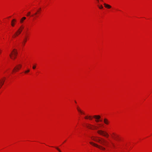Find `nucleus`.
Masks as SVG:
<instances>
[{
	"instance_id": "nucleus-1",
	"label": "nucleus",
	"mask_w": 152,
	"mask_h": 152,
	"mask_svg": "<svg viewBox=\"0 0 152 152\" xmlns=\"http://www.w3.org/2000/svg\"><path fill=\"white\" fill-rule=\"evenodd\" d=\"M96 138H97V139L93 138L92 139L94 140L99 142L102 145H106L104 144V143H106L107 142L104 139L100 138L99 137H96Z\"/></svg>"
},
{
	"instance_id": "nucleus-2",
	"label": "nucleus",
	"mask_w": 152,
	"mask_h": 152,
	"mask_svg": "<svg viewBox=\"0 0 152 152\" xmlns=\"http://www.w3.org/2000/svg\"><path fill=\"white\" fill-rule=\"evenodd\" d=\"M17 54V53L15 49H14L12 53L10 54V56L12 59H14L15 58Z\"/></svg>"
},
{
	"instance_id": "nucleus-3",
	"label": "nucleus",
	"mask_w": 152,
	"mask_h": 152,
	"mask_svg": "<svg viewBox=\"0 0 152 152\" xmlns=\"http://www.w3.org/2000/svg\"><path fill=\"white\" fill-rule=\"evenodd\" d=\"M97 132L99 134L107 137H108L109 136V134L107 132L102 130H98L97 131Z\"/></svg>"
},
{
	"instance_id": "nucleus-4",
	"label": "nucleus",
	"mask_w": 152,
	"mask_h": 152,
	"mask_svg": "<svg viewBox=\"0 0 152 152\" xmlns=\"http://www.w3.org/2000/svg\"><path fill=\"white\" fill-rule=\"evenodd\" d=\"M90 143L92 145L95 146L96 147H97L99 148L100 149L102 150H105V148H104L102 146L98 145L97 144L93 142H90Z\"/></svg>"
},
{
	"instance_id": "nucleus-5",
	"label": "nucleus",
	"mask_w": 152,
	"mask_h": 152,
	"mask_svg": "<svg viewBox=\"0 0 152 152\" xmlns=\"http://www.w3.org/2000/svg\"><path fill=\"white\" fill-rule=\"evenodd\" d=\"M93 117L96 119L95 121L97 122H98L99 121H102V120H99L101 118L100 116L99 115H94L93 116Z\"/></svg>"
},
{
	"instance_id": "nucleus-6",
	"label": "nucleus",
	"mask_w": 152,
	"mask_h": 152,
	"mask_svg": "<svg viewBox=\"0 0 152 152\" xmlns=\"http://www.w3.org/2000/svg\"><path fill=\"white\" fill-rule=\"evenodd\" d=\"M92 126H93L90 124H87L86 125V126L87 127L92 129H97L99 128L98 127H96V126H94V128H93L92 127Z\"/></svg>"
},
{
	"instance_id": "nucleus-7",
	"label": "nucleus",
	"mask_w": 152,
	"mask_h": 152,
	"mask_svg": "<svg viewBox=\"0 0 152 152\" xmlns=\"http://www.w3.org/2000/svg\"><path fill=\"white\" fill-rule=\"evenodd\" d=\"M21 66L22 65L21 64H19L16 67H15L14 68L13 71L14 70L15 71H17V70H19V69L21 67Z\"/></svg>"
},
{
	"instance_id": "nucleus-8",
	"label": "nucleus",
	"mask_w": 152,
	"mask_h": 152,
	"mask_svg": "<svg viewBox=\"0 0 152 152\" xmlns=\"http://www.w3.org/2000/svg\"><path fill=\"white\" fill-rule=\"evenodd\" d=\"M4 80H0V88H1L2 86L4 84Z\"/></svg>"
},
{
	"instance_id": "nucleus-9",
	"label": "nucleus",
	"mask_w": 152,
	"mask_h": 152,
	"mask_svg": "<svg viewBox=\"0 0 152 152\" xmlns=\"http://www.w3.org/2000/svg\"><path fill=\"white\" fill-rule=\"evenodd\" d=\"M22 31V29H21L20 28H19L18 31V32H16L15 34L16 35H18V34H20Z\"/></svg>"
},
{
	"instance_id": "nucleus-10",
	"label": "nucleus",
	"mask_w": 152,
	"mask_h": 152,
	"mask_svg": "<svg viewBox=\"0 0 152 152\" xmlns=\"http://www.w3.org/2000/svg\"><path fill=\"white\" fill-rule=\"evenodd\" d=\"M104 123L106 124H108L109 123V121L106 118H104Z\"/></svg>"
},
{
	"instance_id": "nucleus-11",
	"label": "nucleus",
	"mask_w": 152,
	"mask_h": 152,
	"mask_svg": "<svg viewBox=\"0 0 152 152\" xmlns=\"http://www.w3.org/2000/svg\"><path fill=\"white\" fill-rule=\"evenodd\" d=\"M16 21V20L15 19H13L11 21V25L12 26H14L15 25V22Z\"/></svg>"
},
{
	"instance_id": "nucleus-12",
	"label": "nucleus",
	"mask_w": 152,
	"mask_h": 152,
	"mask_svg": "<svg viewBox=\"0 0 152 152\" xmlns=\"http://www.w3.org/2000/svg\"><path fill=\"white\" fill-rule=\"evenodd\" d=\"M104 5L105 7H107L108 8H110L111 7L109 5L105 3H104Z\"/></svg>"
},
{
	"instance_id": "nucleus-13",
	"label": "nucleus",
	"mask_w": 152,
	"mask_h": 152,
	"mask_svg": "<svg viewBox=\"0 0 152 152\" xmlns=\"http://www.w3.org/2000/svg\"><path fill=\"white\" fill-rule=\"evenodd\" d=\"M26 18L25 17H23L20 20V22L21 23H22L23 22L24 20L26 19Z\"/></svg>"
},
{
	"instance_id": "nucleus-14",
	"label": "nucleus",
	"mask_w": 152,
	"mask_h": 152,
	"mask_svg": "<svg viewBox=\"0 0 152 152\" xmlns=\"http://www.w3.org/2000/svg\"><path fill=\"white\" fill-rule=\"evenodd\" d=\"M98 6L99 7V8L100 9H102L103 8V7L102 5H101L100 6L99 5H98Z\"/></svg>"
},
{
	"instance_id": "nucleus-15",
	"label": "nucleus",
	"mask_w": 152,
	"mask_h": 152,
	"mask_svg": "<svg viewBox=\"0 0 152 152\" xmlns=\"http://www.w3.org/2000/svg\"><path fill=\"white\" fill-rule=\"evenodd\" d=\"M77 111L79 112H81V110L80 109V108L78 107H77Z\"/></svg>"
},
{
	"instance_id": "nucleus-16",
	"label": "nucleus",
	"mask_w": 152,
	"mask_h": 152,
	"mask_svg": "<svg viewBox=\"0 0 152 152\" xmlns=\"http://www.w3.org/2000/svg\"><path fill=\"white\" fill-rule=\"evenodd\" d=\"M29 71H30L28 69L27 70H26L25 72V73H27L28 72H29Z\"/></svg>"
},
{
	"instance_id": "nucleus-17",
	"label": "nucleus",
	"mask_w": 152,
	"mask_h": 152,
	"mask_svg": "<svg viewBox=\"0 0 152 152\" xmlns=\"http://www.w3.org/2000/svg\"><path fill=\"white\" fill-rule=\"evenodd\" d=\"M30 14H31V12H28L27 15V16H29L30 15Z\"/></svg>"
},
{
	"instance_id": "nucleus-18",
	"label": "nucleus",
	"mask_w": 152,
	"mask_h": 152,
	"mask_svg": "<svg viewBox=\"0 0 152 152\" xmlns=\"http://www.w3.org/2000/svg\"><path fill=\"white\" fill-rule=\"evenodd\" d=\"M56 148L58 151L59 152H61V150L57 147H56Z\"/></svg>"
},
{
	"instance_id": "nucleus-19",
	"label": "nucleus",
	"mask_w": 152,
	"mask_h": 152,
	"mask_svg": "<svg viewBox=\"0 0 152 152\" xmlns=\"http://www.w3.org/2000/svg\"><path fill=\"white\" fill-rule=\"evenodd\" d=\"M81 114H85V113L81 110V112H79Z\"/></svg>"
},
{
	"instance_id": "nucleus-20",
	"label": "nucleus",
	"mask_w": 152,
	"mask_h": 152,
	"mask_svg": "<svg viewBox=\"0 0 152 152\" xmlns=\"http://www.w3.org/2000/svg\"><path fill=\"white\" fill-rule=\"evenodd\" d=\"M88 118H89L90 120H91L92 119V117L91 116H88Z\"/></svg>"
},
{
	"instance_id": "nucleus-21",
	"label": "nucleus",
	"mask_w": 152,
	"mask_h": 152,
	"mask_svg": "<svg viewBox=\"0 0 152 152\" xmlns=\"http://www.w3.org/2000/svg\"><path fill=\"white\" fill-rule=\"evenodd\" d=\"M36 66L34 65V66H33V69H35L36 68Z\"/></svg>"
},
{
	"instance_id": "nucleus-22",
	"label": "nucleus",
	"mask_w": 152,
	"mask_h": 152,
	"mask_svg": "<svg viewBox=\"0 0 152 152\" xmlns=\"http://www.w3.org/2000/svg\"><path fill=\"white\" fill-rule=\"evenodd\" d=\"M88 116H85V119H88Z\"/></svg>"
},
{
	"instance_id": "nucleus-23",
	"label": "nucleus",
	"mask_w": 152,
	"mask_h": 152,
	"mask_svg": "<svg viewBox=\"0 0 152 152\" xmlns=\"http://www.w3.org/2000/svg\"><path fill=\"white\" fill-rule=\"evenodd\" d=\"M23 28H24V27H22V26H21V27H20V29H21H21H23Z\"/></svg>"
},
{
	"instance_id": "nucleus-24",
	"label": "nucleus",
	"mask_w": 152,
	"mask_h": 152,
	"mask_svg": "<svg viewBox=\"0 0 152 152\" xmlns=\"http://www.w3.org/2000/svg\"><path fill=\"white\" fill-rule=\"evenodd\" d=\"M26 41V38L24 40V42L25 43Z\"/></svg>"
},
{
	"instance_id": "nucleus-25",
	"label": "nucleus",
	"mask_w": 152,
	"mask_h": 152,
	"mask_svg": "<svg viewBox=\"0 0 152 152\" xmlns=\"http://www.w3.org/2000/svg\"><path fill=\"white\" fill-rule=\"evenodd\" d=\"M37 13V12H36V13H35V14H34V15H36Z\"/></svg>"
},
{
	"instance_id": "nucleus-26",
	"label": "nucleus",
	"mask_w": 152,
	"mask_h": 152,
	"mask_svg": "<svg viewBox=\"0 0 152 152\" xmlns=\"http://www.w3.org/2000/svg\"><path fill=\"white\" fill-rule=\"evenodd\" d=\"M98 3L99 2V0H98V1H97Z\"/></svg>"
},
{
	"instance_id": "nucleus-27",
	"label": "nucleus",
	"mask_w": 152,
	"mask_h": 152,
	"mask_svg": "<svg viewBox=\"0 0 152 152\" xmlns=\"http://www.w3.org/2000/svg\"><path fill=\"white\" fill-rule=\"evenodd\" d=\"M25 43L24 42V43L23 44V45H25Z\"/></svg>"
},
{
	"instance_id": "nucleus-28",
	"label": "nucleus",
	"mask_w": 152,
	"mask_h": 152,
	"mask_svg": "<svg viewBox=\"0 0 152 152\" xmlns=\"http://www.w3.org/2000/svg\"><path fill=\"white\" fill-rule=\"evenodd\" d=\"M75 103H77V102H76L75 101Z\"/></svg>"
},
{
	"instance_id": "nucleus-29",
	"label": "nucleus",
	"mask_w": 152,
	"mask_h": 152,
	"mask_svg": "<svg viewBox=\"0 0 152 152\" xmlns=\"http://www.w3.org/2000/svg\"><path fill=\"white\" fill-rule=\"evenodd\" d=\"M41 8H40L39 9V10H41Z\"/></svg>"
},
{
	"instance_id": "nucleus-30",
	"label": "nucleus",
	"mask_w": 152,
	"mask_h": 152,
	"mask_svg": "<svg viewBox=\"0 0 152 152\" xmlns=\"http://www.w3.org/2000/svg\"><path fill=\"white\" fill-rule=\"evenodd\" d=\"M33 15H31V16H33Z\"/></svg>"
},
{
	"instance_id": "nucleus-31",
	"label": "nucleus",
	"mask_w": 152,
	"mask_h": 152,
	"mask_svg": "<svg viewBox=\"0 0 152 152\" xmlns=\"http://www.w3.org/2000/svg\"><path fill=\"white\" fill-rule=\"evenodd\" d=\"M101 1H102V0H100Z\"/></svg>"
},
{
	"instance_id": "nucleus-32",
	"label": "nucleus",
	"mask_w": 152,
	"mask_h": 152,
	"mask_svg": "<svg viewBox=\"0 0 152 152\" xmlns=\"http://www.w3.org/2000/svg\"><path fill=\"white\" fill-rule=\"evenodd\" d=\"M1 53V51H0V53Z\"/></svg>"
},
{
	"instance_id": "nucleus-33",
	"label": "nucleus",
	"mask_w": 152,
	"mask_h": 152,
	"mask_svg": "<svg viewBox=\"0 0 152 152\" xmlns=\"http://www.w3.org/2000/svg\"><path fill=\"white\" fill-rule=\"evenodd\" d=\"M96 1H98V0H96Z\"/></svg>"
}]
</instances>
